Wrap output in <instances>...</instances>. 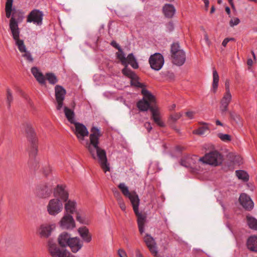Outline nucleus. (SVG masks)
I'll return each mask as SVG.
<instances>
[{
    "mask_svg": "<svg viewBox=\"0 0 257 257\" xmlns=\"http://www.w3.org/2000/svg\"><path fill=\"white\" fill-rule=\"evenodd\" d=\"M100 131L96 127L91 130L89 141L85 143V147L94 160L97 159L100 165L105 173L109 171V165L107 163L105 151L98 146Z\"/></svg>",
    "mask_w": 257,
    "mask_h": 257,
    "instance_id": "f257e3e1",
    "label": "nucleus"
},
{
    "mask_svg": "<svg viewBox=\"0 0 257 257\" xmlns=\"http://www.w3.org/2000/svg\"><path fill=\"white\" fill-rule=\"evenodd\" d=\"M110 44L118 50L116 53L117 57L120 60L121 64L124 66V68L122 70L123 74L131 79V82L132 85L138 87H142V84L139 82L138 77L137 75L127 67L128 64L131 65L134 69H137L139 67V65L135 57L131 53L128 54L126 57L120 46L115 41H112Z\"/></svg>",
    "mask_w": 257,
    "mask_h": 257,
    "instance_id": "f03ea898",
    "label": "nucleus"
},
{
    "mask_svg": "<svg viewBox=\"0 0 257 257\" xmlns=\"http://www.w3.org/2000/svg\"><path fill=\"white\" fill-rule=\"evenodd\" d=\"M24 18V13L20 11H15L10 21V29L16 45L19 51L23 53L24 57L29 62H33V58L31 53L27 51V48L23 40L20 39V30L18 24L23 21Z\"/></svg>",
    "mask_w": 257,
    "mask_h": 257,
    "instance_id": "7ed1b4c3",
    "label": "nucleus"
},
{
    "mask_svg": "<svg viewBox=\"0 0 257 257\" xmlns=\"http://www.w3.org/2000/svg\"><path fill=\"white\" fill-rule=\"evenodd\" d=\"M118 187L120 190L123 195L130 199L132 204L134 212L138 217L137 222L139 231L140 233L142 234L145 231L146 217L139 211L140 199L138 195L135 191L130 192L128 187L124 183H119L118 185Z\"/></svg>",
    "mask_w": 257,
    "mask_h": 257,
    "instance_id": "20e7f679",
    "label": "nucleus"
},
{
    "mask_svg": "<svg viewBox=\"0 0 257 257\" xmlns=\"http://www.w3.org/2000/svg\"><path fill=\"white\" fill-rule=\"evenodd\" d=\"M142 93L143 97L137 103V107L140 111H146L151 110L152 107H155L156 98L155 96L146 89H142Z\"/></svg>",
    "mask_w": 257,
    "mask_h": 257,
    "instance_id": "39448f33",
    "label": "nucleus"
},
{
    "mask_svg": "<svg viewBox=\"0 0 257 257\" xmlns=\"http://www.w3.org/2000/svg\"><path fill=\"white\" fill-rule=\"evenodd\" d=\"M223 161V156L217 151H211L201 158H199L198 162L203 164L216 166L220 165Z\"/></svg>",
    "mask_w": 257,
    "mask_h": 257,
    "instance_id": "423d86ee",
    "label": "nucleus"
},
{
    "mask_svg": "<svg viewBox=\"0 0 257 257\" xmlns=\"http://www.w3.org/2000/svg\"><path fill=\"white\" fill-rule=\"evenodd\" d=\"M171 51L173 63L178 66L182 65L186 61V55L184 51L180 49L179 44L173 43Z\"/></svg>",
    "mask_w": 257,
    "mask_h": 257,
    "instance_id": "0eeeda50",
    "label": "nucleus"
},
{
    "mask_svg": "<svg viewBox=\"0 0 257 257\" xmlns=\"http://www.w3.org/2000/svg\"><path fill=\"white\" fill-rule=\"evenodd\" d=\"M46 209L50 215L56 216L62 211L63 204L59 199L53 198L48 201Z\"/></svg>",
    "mask_w": 257,
    "mask_h": 257,
    "instance_id": "6e6552de",
    "label": "nucleus"
},
{
    "mask_svg": "<svg viewBox=\"0 0 257 257\" xmlns=\"http://www.w3.org/2000/svg\"><path fill=\"white\" fill-rule=\"evenodd\" d=\"M48 249L52 257H66L69 252L66 249H61L51 240L48 241Z\"/></svg>",
    "mask_w": 257,
    "mask_h": 257,
    "instance_id": "1a4fd4ad",
    "label": "nucleus"
},
{
    "mask_svg": "<svg viewBox=\"0 0 257 257\" xmlns=\"http://www.w3.org/2000/svg\"><path fill=\"white\" fill-rule=\"evenodd\" d=\"M58 224L61 229L63 230H72L76 227L74 218L72 215L67 213H64Z\"/></svg>",
    "mask_w": 257,
    "mask_h": 257,
    "instance_id": "9d476101",
    "label": "nucleus"
},
{
    "mask_svg": "<svg viewBox=\"0 0 257 257\" xmlns=\"http://www.w3.org/2000/svg\"><path fill=\"white\" fill-rule=\"evenodd\" d=\"M149 63L152 69L159 71L162 68L164 65V57L160 53H155L150 56Z\"/></svg>",
    "mask_w": 257,
    "mask_h": 257,
    "instance_id": "9b49d317",
    "label": "nucleus"
},
{
    "mask_svg": "<svg viewBox=\"0 0 257 257\" xmlns=\"http://www.w3.org/2000/svg\"><path fill=\"white\" fill-rule=\"evenodd\" d=\"M73 124L74 125V127L72 128L74 133L79 141L82 144L84 137L88 135V131L86 127L82 123L76 121Z\"/></svg>",
    "mask_w": 257,
    "mask_h": 257,
    "instance_id": "f8f14e48",
    "label": "nucleus"
},
{
    "mask_svg": "<svg viewBox=\"0 0 257 257\" xmlns=\"http://www.w3.org/2000/svg\"><path fill=\"white\" fill-rule=\"evenodd\" d=\"M44 14L42 11L35 9L32 10L27 16V22L32 23L37 26L42 24Z\"/></svg>",
    "mask_w": 257,
    "mask_h": 257,
    "instance_id": "ddd939ff",
    "label": "nucleus"
},
{
    "mask_svg": "<svg viewBox=\"0 0 257 257\" xmlns=\"http://www.w3.org/2000/svg\"><path fill=\"white\" fill-rule=\"evenodd\" d=\"M65 89L61 86L57 85L55 87V95L56 101V108L58 110H60L63 106V101L64 100L65 94Z\"/></svg>",
    "mask_w": 257,
    "mask_h": 257,
    "instance_id": "4468645a",
    "label": "nucleus"
},
{
    "mask_svg": "<svg viewBox=\"0 0 257 257\" xmlns=\"http://www.w3.org/2000/svg\"><path fill=\"white\" fill-rule=\"evenodd\" d=\"M52 190V186L51 184L43 183L37 187L36 193L40 198H46L50 195Z\"/></svg>",
    "mask_w": 257,
    "mask_h": 257,
    "instance_id": "2eb2a0df",
    "label": "nucleus"
},
{
    "mask_svg": "<svg viewBox=\"0 0 257 257\" xmlns=\"http://www.w3.org/2000/svg\"><path fill=\"white\" fill-rule=\"evenodd\" d=\"M56 228V225L54 223H44L41 224L38 229V233L41 237H49L52 231Z\"/></svg>",
    "mask_w": 257,
    "mask_h": 257,
    "instance_id": "dca6fc26",
    "label": "nucleus"
},
{
    "mask_svg": "<svg viewBox=\"0 0 257 257\" xmlns=\"http://www.w3.org/2000/svg\"><path fill=\"white\" fill-rule=\"evenodd\" d=\"M143 239L152 254L157 256L158 251L155 239L148 233L145 234Z\"/></svg>",
    "mask_w": 257,
    "mask_h": 257,
    "instance_id": "f3484780",
    "label": "nucleus"
},
{
    "mask_svg": "<svg viewBox=\"0 0 257 257\" xmlns=\"http://www.w3.org/2000/svg\"><path fill=\"white\" fill-rule=\"evenodd\" d=\"M54 198L59 199L62 202L67 201L69 198V193L63 185H58L54 191Z\"/></svg>",
    "mask_w": 257,
    "mask_h": 257,
    "instance_id": "a211bd4d",
    "label": "nucleus"
},
{
    "mask_svg": "<svg viewBox=\"0 0 257 257\" xmlns=\"http://www.w3.org/2000/svg\"><path fill=\"white\" fill-rule=\"evenodd\" d=\"M232 100L231 93H225L220 100V110L222 115L225 114L228 110V105Z\"/></svg>",
    "mask_w": 257,
    "mask_h": 257,
    "instance_id": "6ab92c4d",
    "label": "nucleus"
},
{
    "mask_svg": "<svg viewBox=\"0 0 257 257\" xmlns=\"http://www.w3.org/2000/svg\"><path fill=\"white\" fill-rule=\"evenodd\" d=\"M199 159L197 156L186 157L183 158L181 161V165L186 168H196L197 164L202 163L198 162Z\"/></svg>",
    "mask_w": 257,
    "mask_h": 257,
    "instance_id": "aec40b11",
    "label": "nucleus"
},
{
    "mask_svg": "<svg viewBox=\"0 0 257 257\" xmlns=\"http://www.w3.org/2000/svg\"><path fill=\"white\" fill-rule=\"evenodd\" d=\"M239 200L240 204L246 210H251L253 208L254 203L250 197L245 193L240 195Z\"/></svg>",
    "mask_w": 257,
    "mask_h": 257,
    "instance_id": "412c9836",
    "label": "nucleus"
},
{
    "mask_svg": "<svg viewBox=\"0 0 257 257\" xmlns=\"http://www.w3.org/2000/svg\"><path fill=\"white\" fill-rule=\"evenodd\" d=\"M83 245L82 241L79 237H73L71 238L70 242H69L68 246L70 247L72 252L76 253L81 249Z\"/></svg>",
    "mask_w": 257,
    "mask_h": 257,
    "instance_id": "4be33fe9",
    "label": "nucleus"
},
{
    "mask_svg": "<svg viewBox=\"0 0 257 257\" xmlns=\"http://www.w3.org/2000/svg\"><path fill=\"white\" fill-rule=\"evenodd\" d=\"M63 202H65L64 204L65 213L72 215L77 212L76 209L77 203L75 200L68 199L67 201H64Z\"/></svg>",
    "mask_w": 257,
    "mask_h": 257,
    "instance_id": "5701e85b",
    "label": "nucleus"
},
{
    "mask_svg": "<svg viewBox=\"0 0 257 257\" xmlns=\"http://www.w3.org/2000/svg\"><path fill=\"white\" fill-rule=\"evenodd\" d=\"M76 219L80 224L88 225L90 223V216L84 211L77 212L76 213Z\"/></svg>",
    "mask_w": 257,
    "mask_h": 257,
    "instance_id": "b1692460",
    "label": "nucleus"
},
{
    "mask_svg": "<svg viewBox=\"0 0 257 257\" xmlns=\"http://www.w3.org/2000/svg\"><path fill=\"white\" fill-rule=\"evenodd\" d=\"M71 238L69 233L66 232H63L58 236L57 239L58 242L60 246L66 247L69 245V242H70Z\"/></svg>",
    "mask_w": 257,
    "mask_h": 257,
    "instance_id": "393cba45",
    "label": "nucleus"
},
{
    "mask_svg": "<svg viewBox=\"0 0 257 257\" xmlns=\"http://www.w3.org/2000/svg\"><path fill=\"white\" fill-rule=\"evenodd\" d=\"M31 73L37 81L41 84H45L46 83L45 77L37 67H33L31 69Z\"/></svg>",
    "mask_w": 257,
    "mask_h": 257,
    "instance_id": "a878e982",
    "label": "nucleus"
},
{
    "mask_svg": "<svg viewBox=\"0 0 257 257\" xmlns=\"http://www.w3.org/2000/svg\"><path fill=\"white\" fill-rule=\"evenodd\" d=\"M78 232L84 241L87 243L91 241L92 236L89 232L88 229L86 227L83 226L79 227L78 229Z\"/></svg>",
    "mask_w": 257,
    "mask_h": 257,
    "instance_id": "bb28decb",
    "label": "nucleus"
},
{
    "mask_svg": "<svg viewBox=\"0 0 257 257\" xmlns=\"http://www.w3.org/2000/svg\"><path fill=\"white\" fill-rule=\"evenodd\" d=\"M163 12L165 17L171 18L174 15L176 10L172 5L166 4L163 7Z\"/></svg>",
    "mask_w": 257,
    "mask_h": 257,
    "instance_id": "cd10ccee",
    "label": "nucleus"
},
{
    "mask_svg": "<svg viewBox=\"0 0 257 257\" xmlns=\"http://www.w3.org/2000/svg\"><path fill=\"white\" fill-rule=\"evenodd\" d=\"M212 77L213 81L211 90L214 93H215L218 87L219 77L217 71L214 68L212 71Z\"/></svg>",
    "mask_w": 257,
    "mask_h": 257,
    "instance_id": "c85d7f7f",
    "label": "nucleus"
},
{
    "mask_svg": "<svg viewBox=\"0 0 257 257\" xmlns=\"http://www.w3.org/2000/svg\"><path fill=\"white\" fill-rule=\"evenodd\" d=\"M64 112L66 117L70 123L73 124L76 121L75 119V113L73 110L68 108V107L64 106Z\"/></svg>",
    "mask_w": 257,
    "mask_h": 257,
    "instance_id": "c756f323",
    "label": "nucleus"
},
{
    "mask_svg": "<svg viewBox=\"0 0 257 257\" xmlns=\"http://www.w3.org/2000/svg\"><path fill=\"white\" fill-rule=\"evenodd\" d=\"M247 246L249 250L257 252V237H250L247 241Z\"/></svg>",
    "mask_w": 257,
    "mask_h": 257,
    "instance_id": "7c9ffc66",
    "label": "nucleus"
},
{
    "mask_svg": "<svg viewBox=\"0 0 257 257\" xmlns=\"http://www.w3.org/2000/svg\"><path fill=\"white\" fill-rule=\"evenodd\" d=\"M200 124H202L203 126L200 127L197 130L193 131V134L198 135H204L207 131L209 130L208 124L203 122H200Z\"/></svg>",
    "mask_w": 257,
    "mask_h": 257,
    "instance_id": "2f4dec72",
    "label": "nucleus"
},
{
    "mask_svg": "<svg viewBox=\"0 0 257 257\" xmlns=\"http://www.w3.org/2000/svg\"><path fill=\"white\" fill-rule=\"evenodd\" d=\"M236 175L239 179L246 182L248 180L249 176L248 174L243 170H236L235 171Z\"/></svg>",
    "mask_w": 257,
    "mask_h": 257,
    "instance_id": "473e14b6",
    "label": "nucleus"
},
{
    "mask_svg": "<svg viewBox=\"0 0 257 257\" xmlns=\"http://www.w3.org/2000/svg\"><path fill=\"white\" fill-rule=\"evenodd\" d=\"M246 218L247 223L249 228L257 230V220L254 217L249 216H247Z\"/></svg>",
    "mask_w": 257,
    "mask_h": 257,
    "instance_id": "72a5a7b5",
    "label": "nucleus"
},
{
    "mask_svg": "<svg viewBox=\"0 0 257 257\" xmlns=\"http://www.w3.org/2000/svg\"><path fill=\"white\" fill-rule=\"evenodd\" d=\"M13 0H7L6 4V17L8 18L11 17L12 15V12L13 11L12 6H13Z\"/></svg>",
    "mask_w": 257,
    "mask_h": 257,
    "instance_id": "f704fd0d",
    "label": "nucleus"
},
{
    "mask_svg": "<svg viewBox=\"0 0 257 257\" xmlns=\"http://www.w3.org/2000/svg\"><path fill=\"white\" fill-rule=\"evenodd\" d=\"M49 83L54 85L58 82V79L56 75L53 73H47L45 76Z\"/></svg>",
    "mask_w": 257,
    "mask_h": 257,
    "instance_id": "c9c22d12",
    "label": "nucleus"
},
{
    "mask_svg": "<svg viewBox=\"0 0 257 257\" xmlns=\"http://www.w3.org/2000/svg\"><path fill=\"white\" fill-rule=\"evenodd\" d=\"M151 111L152 113V118L153 119V120H155V119L161 116L159 109L156 106L155 107H152L151 108Z\"/></svg>",
    "mask_w": 257,
    "mask_h": 257,
    "instance_id": "e433bc0d",
    "label": "nucleus"
},
{
    "mask_svg": "<svg viewBox=\"0 0 257 257\" xmlns=\"http://www.w3.org/2000/svg\"><path fill=\"white\" fill-rule=\"evenodd\" d=\"M217 136L222 141L224 142H229L231 140V136L228 134L219 133Z\"/></svg>",
    "mask_w": 257,
    "mask_h": 257,
    "instance_id": "4c0bfd02",
    "label": "nucleus"
},
{
    "mask_svg": "<svg viewBox=\"0 0 257 257\" xmlns=\"http://www.w3.org/2000/svg\"><path fill=\"white\" fill-rule=\"evenodd\" d=\"M37 142L36 139H34L33 141V144L32 146L31 150L30 151V155L32 157H35L37 154V146L35 143Z\"/></svg>",
    "mask_w": 257,
    "mask_h": 257,
    "instance_id": "58836bf2",
    "label": "nucleus"
},
{
    "mask_svg": "<svg viewBox=\"0 0 257 257\" xmlns=\"http://www.w3.org/2000/svg\"><path fill=\"white\" fill-rule=\"evenodd\" d=\"M25 126L26 127V133L31 136V137H34L35 135L34 130L33 128L32 127L31 125L29 123H26L25 124Z\"/></svg>",
    "mask_w": 257,
    "mask_h": 257,
    "instance_id": "ea45409f",
    "label": "nucleus"
},
{
    "mask_svg": "<svg viewBox=\"0 0 257 257\" xmlns=\"http://www.w3.org/2000/svg\"><path fill=\"white\" fill-rule=\"evenodd\" d=\"M182 116L181 113H176L171 115L169 121L171 123H175L177 120H178Z\"/></svg>",
    "mask_w": 257,
    "mask_h": 257,
    "instance_id": "a19ab883",
    "label": "nucleus"
},
{
    "mask_svg": "<svg viewBox=\"0 0 257 257\" xmlns=\"http://www.w3.org/2000/svg\"><path fill=\"white\" fill-rule=\"evenodd\" d=\"M116 200H117V203H118L119 207L121 209V210H122L123 211H126V205H125V204L124 202L123 198H120Z\"/></svg>",
    "mask_w": 257,
    "mask_h": 257,
    "instance_id": "79ce46f5",
    "label": "nucleus"
},
{
    "mask_svg": "<svg viewBox=\"0 0 257 257\" xmlns=\"http://www.w3.org/2000/svg\"><path fill=\"white\" fill-rule=\"evenodd\" d=\"M240 22V20L238 18H233L229 21V25L231 27H233L238 25Z\"/></svg>",
    "mask_w": 257,
    "mask_h": 257,
    "instance_id": "37998d69",
    "label": "nucleus"
},
{
    "mask_svg": "<svg viewBox=\"0 0 257 257\" xmlns=\"http://www.w3.org/2000/svg\"><path fill=\"white\" fill-rule=\"evenodd\" d=\"M230 117L235 121L236 122H238L240 120L239 116L234 111H230L229 112Z\"/></svg>",
    "mask_w": 257,
    "mask_h": 257,
    "instance_id": "c03bdc74",
    "label": "nucleus"
},
{
    "mask_svg": "<svg viewBox=\"0 0 257 257\" xmlns=\"http://www.w3.org/2000/svg\"><path fill=\"white\" fill-rule=\"evenodd\" d=\"M13 97L12 94L10 89H7V102L9 105H10L11 102L13 101Z\"/></svg>",
    "mask_w": 257,
    "mask_h": 257,
    "instance_id": "a18cd8bd",
    "label": "nucleus"
},
{
    "mask_svg": "<svg viewBox=\"0 0 257 257\" xmlns=\"http://www.w3.org/2000/svg\"><path fill=\"white\" fill-rule=\"evenodd\" d=\"M225 92L227 93H231L230 91V81L229 79H226L225 81Z\"/></svg>",
    "mask_w": 257,
    "mask_h": 257,
    "instance_id": "49530a36",
    "label": "nucleus"
},
{
    "mask_svg": "<svg viewBox=\"0 0 257 257\" xmlns=\"http://www.w3.org/2000/svg\"><path fill=\"white\" fill-rule=\"evenodd\" d=\"M154 121L159 126L164 127L165 126V123L162 120L161 116H160L159 118H157Z\"/></svg>",
    "mask_w": 257,
    "mask_h": 257,
    "instance_id": "de8ad7c7",
    "label": "nucleus"
},
{
    "mask_svg": "<svg viewBox=\"0 0 257 257\" xmlns=\"http://www.w3.org/2000/svg\"><path fill=\"white\" fill-rule=\"evenodd\" d=\"M117 253L119 257H127L126 252L123 249H119Z\"/></svg>",
    "mask_w": 257,
    "mask_h": 257,
    "instance_id": "09e8293b",
    "label": "nucleus"
},
{
    "mask_svg": "<svg viewBox=\"0 0 257 257\" xmlns=\"http://www.w3.org/2000/svg\"><path fill=\"white\" fill-rule=\"evenodd\" d=\"M113 193L114 196L116 200L122 198L120 193L116 189L113 190Z\"/></svg>",
    "mask_w": 257,
    "mask_h": 257,
    "instance_id": "8fccbe9b",
    "label": "nucleus"
},
{
    "mask_svg": "<svg viewBox=\"0 0 257 257\" xmlns=\"http://www.w3.org/2000/svg\"><path fill=\"white\" fill-rule=\"evenodd\" d=\"M144 126L148 130V132H150L152 129L151 124L149 122H146L144 124Z\"/></svg>",
    "mask_w": 257,
    "mask_h": 257,
    "instance_id": "3c124183",
    "label": "nucleus"
},
{
    "mask_svg": "<svg viewBox=\"0 0 257 257\" xmlns=\"http://www.w3.org/2000/svg\"><path fill=\"white\" fill-rule=\"evenodd\" d=\"M186 116L190 119H192L194 117V112L193 111H188L186 113Z\"/></svg>",
    "mask_w": 257,
    "mask_h": 257,
    "instance_id": "603ef678",
    "label": "nucleus"
},
{
    "mask_svg": "<svg viewBox=\"0 0 257 257\" xmlns=\"http://www.w3.org/2000/svg\"><path fill=\"white\" fill-rule=\"evenodd\" d=\"M228 42H229L228 38H226L224 39V40L223 41V42L222 43V45L223 46L226 47Z\"/></svg>",
    "mask_w": 257,
    "mask_h": 257,
    "instance_id": "864d4df0",
    "label": "nucleus"
},
{
    "mask_svg": "<svg viewBox=\"0 0 257 257\" xmlns=\"http://www.w3.org/2000/svg\"><path fill=\"white\" fill-rule=\"evenodd\" d=\"M203 2L204 3V5H205L206 10L207 11L208 7H209V0H203Z\"/></svg>",
    "mask_w": 257,
    "mask_h": 257,
    "instance_id": "5fc2aeb1",
    "label": "nucleus"
},
{
    "mask_svg": "<svg viewBox=\"0 0 257 257\" xmlns=\"http://www.w3.org/2000/svg\"><path fill=\"white\" fill-rule=\"evenodd\" d=\"M135 257H144L143 254L140 252V250L137 249L136 251V256Z\"/></svg>",
    "mask_w": 257,
    "mask_h": 257,
    "instance_id": "6e6d98bb",
    "label": "nucleus"
},
{
    "mask_svg": "<svg viewBox=\"0 0 257 257\" xmlns=\"http://www.w3.org/2000/svg\"><path fill=\"white\" fill-rule=\"evenodd\" d=\"M135 257H144L143 254L140 252V250L137 249L136 251V256Z\"/></svg>",
    "mask_w": 257,
    "mask_h": 257,
    "instance_id": "4d7b16f0",
    "label": "nucleus"
},
{
    "mask_svg": "<svg viewBox=\"0 0 257 257\" xmlns=\"http://www.w3.org/2000/svg\"><path fill=\"white\" fill-rule=\"evenodd\" d=\"M204 39H205V41H206V42L207 44L208 45H209V44H210V41H209V38H208V36H207V34H205V35H204Z\"/></svg>",
    "mask_w": 257,
    "mask_h": 257,
    "instance_id": "13d9d810",
    "label": "nucleus"
},
{
    "mask_svg": "<svg viewBox=\"0 0 257 257\" xmlns=\"http://www.w3.org/2000/svg\"><path fill=\"white\" fill-rule=\"evenodd\" d=\"M247 63L248 65L251 66L252 65V63H253V61L251 60V59H248L247 61Z\"/></svg>",
    "mask_w": 257,
    "mask_h": 257,
    "instance_id": "bf43d9fd",
    "label": "nucleus"
},
{
    "mask_svg": "<svg viewBox=\"0 0 257 257\" xmlns=\"http://www.w3.org/2000/svg\"><path fill=\"white\" fill-rule=\"evenodd\" d=\"M216 125L223 126V124L222 122H221L219 120H216Z\"/></svg>",
    "mask_w": 257,
    "mask_h": 257,
    "instance_id": "052dcab7",
    "label": "nucleus"
},
{
    "mask_svg": "<svg viewBox=\"0 0 257 257\" xmlns=\"http://www.w3.org/2000/svg\"><path fill=\"white\" fill-rule=\"evenodd\" d=\"M225 11L228 15H229L230 14V10L228 7H226L225 8Z\"/></svg>",
    "mask_w": 257,
    "mask_h": 257,
    "instance_id": "680f3d73",
    "label": "nucleus"
},
{
    "mask_svg": "<svg viewBox=\"0 0 257 257\" xmlns=\"http://www.w3.org/2000/svg\"><path fill=\"white\" fill-rule=\"evenodd\" d=\"M229 4L231 5L232 8H234V6L233 3V0H228Z\"/></svg>",
    "mask_w": 257,
    "mask_h": 257,
    "instance_id": "e2e57ef3",
    "label": "nucleus"
},
{
    "mask_svg": "<svg viewBox=\"0 0 257 257\" xmlns=\"http://www.w3.org/2000/svg\"><path fill=\"white\" fill-rule=\"evenodd\" d=\"M176 107V104H173L170 107V110H173Z\"/></svg>",
    "mask_w": 257,
    "mask_h": 257,
    "instance_id": "0e129e2a",
    "label": "nucleus"
},
{
    "mask_svg": "<svg viewBox=\"0 0 257 257\" xmlns=\"http://www.w3.org/2000/svg\"><path fill=\"white\" fill-rule=\"evenodd\" d=\"M214 11H215V8L214 6H212L211 9L210 13L212 14L214 12Z\"/></svg>",
    "mask_w": 257,
    "mask_h": 257,
    "instance_id": "69168bd1",
    "label": "nucleus"
},
{
    "mask_svg": "<svg viewBox=\"0 0 257 257\" xmlns=\"http://www.w3.org/2000/svg\"><path fill=\"white\" fill-rule=\"evenodd\" d=\"M229 42L231 41H234V38H228Z\"/></svg>",
    "mask_w": 257,
    "mask_h": 257,
    "instance_id": "338daca9",
    "label": "nucleus"
},
{
    "mask_svg": "<svg viewBox=\"0 0 257 257\" xmlns=\"http://www.w3.org/2000/svg\"><path fill=\"white\" fill-rule=\"evenodd\" d=\"M252 55H253V57L254 59H255V54H254L253 51H252Z\"/></svg>",
    "mask_w": 257,
    "mask_h": 257,
    "instance_id": "774afa93",
    "label": "nucleus"
}]
</instances>
